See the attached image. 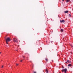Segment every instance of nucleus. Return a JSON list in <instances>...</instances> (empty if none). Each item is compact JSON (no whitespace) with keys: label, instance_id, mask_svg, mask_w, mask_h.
<instances>
[{"label":"nucleus","instance_id":"nucleus-21","mask_svg":"<svg viewBox=\"0 0 73 73\" xmlns=\"http://www.w3.org/2000/svg\"><path fill=\"white\" fill-rule=\"evenodd\" d=\"M67 62H66V63H67Z\"/></svg>","mask_w":73,"mask_h":73},{"label":"nucleus","instance_id":"nucleus-3","mask_svg":"<svg viewBox=\"0 0 73 73\" xmlns=\"http://www.w3.org/2000/svg\"><path fill=\"white\" fill-rule=\"evenodd\" d=\"M62 72H64L65 73H66V71H67V69L66 68H65L64 69L63 68L62 70Z\"/></svg>","mask_w":73,"mask_h":73},{"label":"nucleus","instance_id":"nucleus-12","mask_svg":"<svg viewBox=\"0 0 73 73\" xmlns=\"http://www.w3.org/2000/svg\"><path fill=\"white\" fill-rule=\"evenodd\" d=\"M45 60L47 62L48 61V59H46V58Z\"/></svg>","mask_w":73,"mask_h":73},{"label":"nucleus","instance_id":"nucleus-10","mask_svg":"<svg viewBox=\"0 0 73 73\" xmlns=\"http://www.w3.org/2000/svg\"><path fill=\"white\" fill-rule=\"evenodd\" d=\"M46 73H48V70H46Z\"/></svg>","mask_w":73,"mask_h":73},{"label":"nucleus","instance_id":"nucleus-9","mask_svg":"<svg viewBox=\"0 0 73 73\" xmlns=\"http://www.w3.org/2000/svg\"><path fill=\"white\" fill-rule=\"evenodd\" d=\"M64 31V30H63V29H61V30H60V31L61 32H63V31Z\"/></svg>","mask_w":73,"mask_h":73},{"label":"nucleus","instance_id":"nucleus-1","mask_svg":"<svg viewBox=\"0 0 73 73\" xmlns=\"http://www.w3.org/2000/svg\"><path fill=\"white\" fill-rule=\"evenodd\" d=\"M6 44H8V42L10 41H11V39L9 38L8 37L6 39Z\"/></svg>","mask_w":73,"mask_h":73},{"label":"nucleus","instance_id":"nucleus-5","mask_svg":"<svg viewBox=\"0 0 73 73\" xmlns=\"http://www.w3.org/2000/svg\"><path fill=\"white\" fill-rule=\"evenodd\" d=\"M67 62H68V63H70L71 62L70 61V60H67Z\"/></svg>","mask_w":73,"mask_h":73},{"label":"nucleus","instance_id":"nucleus-13","mask_svg":"<svg viewBox=\"0 0 73 73\" xmlns=\"http://www.w3.org/2000/svg\"><path fill=\"white\" fill-rule=\"evenodd\" d=\"M23 59H24V58H25V57L24 56H23Z\"/></svg>","mask_w":73,"mask_h":73},{"label":"nucleus","instance_id":"nucleus-4","mask_svg":"<svg viewBox=\"0 0 73 73\" xmlns=\"http://www.w3.org/2000/svg\"><path fill=\"white\" fill-rule=\"evenodd\" d=\"M60 23H64L65 21L64 20H62V21H60Z\"/></svg>","mask_w":73,"mask_h":73},{"label":"nucleus","instance_id":"nucleus-6","mask_svg":"<svg viewBox=\"0 0 73 73\" xmlns=\"http://www.w3.org/2000/svg\"><path fill=\"white\" fill-rule=\"evenodd\" d=\"M68 12L69 11H66L64 12V13H68Z\"/></svg>","mask_w":73,"mask_h":73},{"label":"nucleus","instance_id":"nucleus-2","mask_svg":"<svg viewBox=\"0 0 73 73\" xmlns=\"http://www.w3.org/2000/svg\"><path fill=\"white\" fill-rule=\"evenodd\" d=\"M13 40L14 42H18V40H17V38H13Z\"/></svg>","mask_w":73,"mask_h":73},{"label":"nucleus","instance_id":"nucleus-17","mask_svg":"<svg viewBox=\"0 0 73 73\" xmlns=\"http://www.w3.org/2000/svg\"><path fill=\"white\" fill-rule=\"evenodd\" d=\"M34 73H36V72H34Z\"/></svg>","mask_w":73,"mask_h":73},{"label":"nucleus","instance_id":"nucleus-16","mask_svg":"<svg viewBox=\"0 0 73 73\" xmlns=\"http://www.w3.org/2000/svg\"><path fill=\"white\" fill-rule=\"evenodd\" d=\"M63 1H64V0H62Z\"/></svg>","mask_w":73,"mask_h":73},{"label":"nucleus","instance_id":"nucleus-15","mask_svg":"<svg viewBox=\"0 0 73 73\" xmlns=\"http://www.w3.org/2000/svg\"><path fill=\"white\" fill-rule=\"evenodd\" d=\"M3 66H2V68H3Z\"/></svg>","mask_w":73,"mask_h":73},{"label":"nucleus","instance_id":"nucleus-11","mask_svg":"<svg viewBox=\"0 0 73 73\" xmlns=\"http://www.w3.org/2000/svg\"><path fill=\"white\" fill-rule=\"evenodd\" d=\"M69 17H70V16H71V15L69 14Z\"/></svg>","mask_w":73,"mask_h":73},{"label":"nucleus","instance_id":"nucleus-19","mask_svg":"<svg viewBox=\"0 0 73 73\" xmlns=\"http://www.w3.org/2000/svg\"><path fill=\"white\" fill-rule=\"evenodd\" d=\"M16 65H18V64H17Z\"/></svg>","mask_w":73,"mask_h":73},{"label":"nucleus","instance_id":"nucleus-7","mask_svg":"<svg viewBox=\"0 0 73 73\" xmlns=\"http://www.w3.org/2000/svg\"><path fill=\"white\" fill-rule=\"evenodd\" d=\"M70 2V0H67L66 1V3H68V2Z\"/></svg>","mask_w":73,"mask_h":73},{"label":"nucleus","instance_id":"nucleus-18","mask_svg":"<svg viewBox=\"0 0 73 73\" xmlns=\"http://www.w3.org/2000/svg\"><path fill=\"white\" fill-rule=\"evenodd\" d=\"M72 47L73 48V46H72Z\"/></svg>","mask_w":73,"mask_h":73},{"label":"nucleus","instance_id":"nucleus-22","mask_svg":"<svg viewBox=\"0 0 73 73\" xmlns=\"http://www.w3.org/2000/svg\"><path fill=\"white\" fill-rule=\"evenodd\" d=\"M0 54H1V52H0Z\"/></svg>","mask_w":73,"mask_h":73},{"label":"nucleus","instance_id":"nucleus-8","mask_svg":"<svg viewBox=\"0 0 73 73\" xmlns=\"http://www.w3.org/2000/svg\"><path fill=\"white\" fill-rule=\"evenodd\" d=\"M68 66H72V65L70 64H68Z\"/></svg>","mask_w":73,"mask_h":73},{"label":"nucleus","instance_id":"nucleus-14","mask_svg":"<svg viewBox=\"0 0 73 73\" xmlns=\"http://www.w3.org/2000/svg\"><path fill=\"white\" fill-rule=\"evenodd\" d=\"M62 68H64V67L62 66Z\"/></svg>","mask_w":73,"mask_h":73},{"label":"nucleus","instance_id":"nucleus-20","mask_svg":"<svg viewBox=\"0 0 73 73\" xmlns=\"http://www.w3.org/2000/svg\"><path fill=\"white\" fill-rule=\"evenodd\" d=\"M21 62H22V60L21 61Z\"/></svg>","mask_w":73,"mask_h":73}]
</instances>
